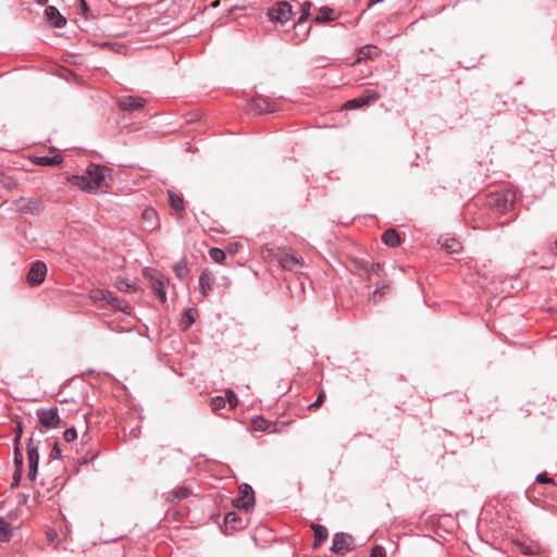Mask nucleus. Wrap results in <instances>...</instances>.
<instances>
[{
	"label": "nucleus",
	"mask_w": 557,
	"mask_h": 557,
	"mask_svg": "<svg viewBox=\"0 0 557 557\" xmlns=\"http://www.w3.org/2000/svg\"><path fill=\"white\" fill-rule=\"evenodd\" d=\"M110 181H112L111 170L99 164H90L84 175H74L70 178L72 185L89 193L108 187Z\"/></svg>",
	"instance_id": "nucleus-1"
},
{
	"label": "nucleus",
	"mask_w": 557,
	"mask_h": 557,
	"mask_svg": "<svg viewBox=\"0 0 557 557\" xmlns=\"http://www.w3.org/2000/svg\"><path fill=\"white\" fill-rule=\"evenodd\" d=\"M90 299L95 304H99L101 307L111 306L112 308L122 311L124 313L131 314V305L116 296H114L111 292L106 289H92L90 292Z\"/></svg>",
	"instance_id": "nucleus-2"
},
{
	"label": "nucleus",
	"mask_w": 557,
	"mask_h": 557,
	"mask_svg": "<svg viewBox=\"0 0 557 557\" xmlns=\"http://www.w3.org/2000/svg\"><path fill=\"white\" fill-rule=\"evenodd\" d=\"M264 252L268 256L274 255L281 267L288 271H297L298 268L304 265L301 257L296 256L292 249L277 248L275 252L273 249L265 248Z\"/></svg>",
	"instance_id": "nucleus-3"
},
{
	"label": "nucleus",
	"mask_w": 557,
	"mask_h": 557,
	"mask_svg": "<svg viewBox=\"0 0 557 557\" xmlns=\"http://www.w3.org/2000/svg\"><path fill=\"white\" fill-rule=\"evenodd\" d=\"M144 275L147 277L150 282V287L157 295V297L162 301H166V293H165V285L168 284V278L158 273L156 270L151 269H145Z\"/></svg>",
	"instance_id": "nucleus-4"
},
{
	"label": "nucleus",
	"mask_w": 557,
	"mask_h": 557,
	"mask_svg": "<svg viewBox=\"0 0 557 557\" xmlns=\"http://www.w3.org/2000/svg\"><path fill=\"white\" fill-rule=\"evenodd\" d=\"M272 22L284 24L292 18V5L286 1L276 2L268 12Z\"/></svg>",
	"instance_id": "nucleus-5"
},
{
	"label": "nucleus",
	"mask_w": 557,
	"mask_h": 557,
	"mask_svg": "<svg viewBox=\"0 0 557 557\" xmlns=\"http://www.w3.org/2000/svg\"><path fill=\"white\" fill-rule=\"evenodd\" d=\"M236 508L249 510L255 505V493L251 486L244 484L239 487V496L233 499Z\"/></svg>",
	"instance_id": "nucleus-6"
},
{
	"label": "nucleus",
	"mask_w": 557,
	"mask_h": 557,
	"mask_svg": "<svg viewBox=\"0 0 557 557\" xmlns=\"http://www.w3.org/2000/svg\"><path fill=\"white\" fill-rule=\"evenodd\" d=\"M37 417L45 429H55L61 424V419L57 408L39 409L37 411Z\"/></svg>",
	"instance_id": "nucleus-7"
},
{
	"label": "nucleus",
	"mask_w": 557,
	"mask_h": 557,
	"mask_svg": "<svg viewBox=\"0 0 557 557\" xmlns=\"http://www.w3.org/2000/svg\"><path fill=\"white\" fill-rule=\"evenodd\" d=\"M28 478L35 480L38 471L39 451L33 438L27 443Z\"/></svg>",
	"instance_id": "nucleus-8"
},
{
	"label": "nucleus",
	"mask_w": 557,
	"mask_h": 557,
	"mask_svg": "<svg viewBox=\"0 0 557 557\" xmlns=\"http://www.w3.org/2000/svg\"><path fill=\"white\" fill-rule=\"evenodd\" d=\"M46 275H47V265L42 261H36L30 267V270L27 273L26 280L29 285L37 286L45 281Z\"/></svg>",
	"instance_id": "nucleus-9"
},
{
	"label": "nucleus",
	"mask_w": 557,
	"mask_h": 557,
	"mask_svg": "<svg viewBox=\"0 0 557 557\" xmlns=\"http://www.w3.org/2000/svg\"><path fill=\"white\" fill-rule=\"evenodd\" d=\"M379 98H380L379 92H376L374 90H367L362 96L347 101L344 104V108L347 110L358 109L363 106H368L370 103L375 102L376 100H379Z\"/></svg>",
	"instance_id": "nucleus-10"
},
{
	"label": "nucleus",
	"mask_w": 557,
	"mask_h": 557,
	"mask_svg": "<svg viewBox=\"0 0 557 557\" xmlns=\"http://www.w3.org/2000/svg\"><path fill=\"white\" fill-rule=\"evenodd\" d=\"M354 539L345 533H337L333 539L332 550L336 554L344 555L352 549Z\"/></svg>",
	"instance_id": "nucleus-11"
},
{
	"label": "nucleus",
	"mask_w": 557,
	"mask_h": 557,
	"mask_svg": "<svg viewBox=\"0 0 557 557\" xmlns=\"http://www.w3.org/2000/svg\"><path fill=\"white\" fill-rule=\"evenodd\" d=\"M15 208L22 213L36 214L41 209V203L35 198H20L14 201Z\"/></svg>",
	"instance_id": "nucleus-12"
},
{
	"label": "nucleus",
	"mask_w": 557,
	"mask_h": 557,
	"mask_svg": "<svg viewBox=\"0 0 557 557\" xmlns=\"http://www.w3.org/2000/svg\"><path fill=\"white\" fill-rule=\"evenodd\" d=\"M143 227L148 232H153L160 227L158 213L152 208H146L141 213Z\"/></svg>",
	"instance_id": "nucleus-13"
},
{
	"label": "nucleus",
	"mask_w": 557,
	"mask_h": 557,
	"mask_svg": "<svg viewBox=\"0 0 557 557\" xmlns=\"http://www.w3.org/2000/svg\"><path fill=\"white\" fill-rule=\"evenodd\" d=\"M117 106L123 111H136L140 110L145 106V100L140 97L127 96L121 98Z\"/></svg>",
	"instance_id": "nucleus-14"
},
{
	"label": "nucleus",
	"mask_w": 557,
	"mask_h": 557,
	"mask_svg": "<svg viewBox=\"0 0 557 557\" xmlns=\"http://www.w3.org/2000/svg\"><path fill=\"white\" fill-rule=\"evenodd\" d=\"M14 463H15V472L13 475V481L11 486L15 487L18 485L21 478H22V470H23V455L20 450V448L14 449Z\"/></svg>",
	"instance_id": "nucleus-15"
},
{
	"label": "nucleus",
	"mask_w": 557,
	"mask_h": 557,
	"mask_svg": "<svg viewBox=\"0 0 557 557\" xmlns=\"http://www.w3.org/2000/svg\"><path fill=\"white\" fill-rule=\"evenodd\" d=\"M46 15L54 27L61 28L66 24L65 17L60 14L55 7H48L46 9Z\"/></svg>",
	"instance_id": "nucleus-16"
},
{
	"label": "nucleus",
	"mask_w": 557,
	"mask_h": 557,
	"mask_svg": "<svg viewBox=\"0 0 557 557\" xmlns=\"http://www.w3.org/2000/svg\"><path fill=\"white\" fill-rule=\"evenodd\" d=\"M272 426H273V423L268 421V420H265L262 417L258 416V417H255V418L251 419V429L253 431L270 432V433L278 431L277 429L271 430Z\"/></svg>",
	"instance_id": "nucleus-17"
},
{
	"label": "nucleus",
	"mask_w": 557,
	"mask_h": 557,
	"mask_svg": "<svg viewBox=\"0 0 557 557\" xmlns=\"http://www.w3.org/2000/svg\"><path fill=\"white\" fill-rule=\"evenodd\" d=\"M168 195H169L170 206L176 211L177 215L180 218H182L184 214V211H185L183 197L180 195H176L172 190H169Z\"/></svg>",
	"instance_id": "nucleus-18"
},
{
	"label": "nucleus",
	"mask_w": 557,
	"mask_h": 557,
	"mask_svg": "<svg viewBox=\"0 0 557 557\" xmlns=\"http://www.w3.org/2000/svg\"><path fill=\"white\" fill-rule=\"evenodd\" d=\"M213 276L210 272L203 271L199 276V289L203 296H207L209 290L212 289Z\"/></svg>",
	"instance_id": "nucleus-19"
},
{
	"label": "nucleus",
	"mask_w": 557,
	"mask_h": 557,
	"mask_svg": "<svg viewBox=\"0 0 557 557\" xmlns=\"http://www.w3.org/2000/svg\"><path fill=\"white\" fill-rule=\"evenodd\" d=\"M33 162L35 164L41 165V166H54V165L61 164L62 159L60 156H53V157L42 156V157H34Z\"/></svg>",
	"instance_id": "nucleus-20"
},
{
	"label": "nucleus",
	"mask_w": 557,
	"mask_h": 557,
	"mask_svg": "<svg viewBox=\"0 0 557 557\" xmlns=\"http://www.w3.org/2000/svg\"><path fill=\"white\" fill-rule=\"evenodd\" d=\"M382 240L389 247H397L400 244V236L394 228H388L383 233Z\"/></svg>",
	"instance_id": "nucleus-21"
},
{
	"label": "nucleus",
	"mask_w": 557,
	"mask_h": 557,
	"mask_svg": "<svg viewBox=\"0 0 557 557\" xmlns=\"http://www.w3.org/2000/svg\"><path fill=\"white\" fill-rule=\"evenodd\" d=\"M311 528L314 532L313 548H318L321 546L322 542L326 540L327 530L320 524H312Z\"/></svg>",
	"instance_id": "nucleus-22"
},
{
	"label": "nucleus",
	"mask_w": 557,
	"mask_h": 557,
	"mask_svg": "<svg viewBox=\"0 0 557 557\" xmlns=\"http://www.w3.org/2000/svg\"><path fill=\"white\" fill-rule=\"evenodd\" d=\"M333 20H335L334 10L329 7H322L320 8L318 15L313 18V22L320 24Z\"/></svg>",
	"instance_id": "nucleus-23"
},
{
	"label": "nucleus",
	"mask_w": 557,
	"mask_h": 557,
	"mask_svg": "<svg viewBox=\"0 0 557 557\" xmlns=\"http://www.w3.org/2000/svg\"><path fill=\"white\" fill-rule=\"evenodd\" d=\"M441 246L448 253H457L462 249L461 244L455 238H446L441 242Z\"/></svg>",
	"instance_id": "nucleus-24"
},
{
	"label": "nucleus",
	"mask_w": 557,
	"mask_h": 557,
	"mask_svg": "<svg viewBox=\"0 0 557 557\" xmlns=\"http://www.w3.org/2000/svg\"><path fill=\"white\" fill-rule=\"evenodd\" d=\"M173 271L180 280H184L188 276L189 270L187 268L186 260H181L177 263L174 264Z\"/></svg>",
	"instance_id": "nucleus-25"
},
{
	"label": "nucleus",
	"mask_w": 557,
	"mask_h": 557,
	"mask_svg": "<svg viewBox=\"0 0 557 557\" xmlns=\"http://www.w3.org/2000/svg\"><path fill=\"white\" fill-rule=\"evenodd\" d=\"M496 201L498 205L500 203V200H503V209H506L508 203L511 206L516 200V194L511 190H506L505 193H503V195H496Z\"/></svg>",
	"instance_id": "nucleus-26"
},
{
	"label": "nucleus",
	"mask_w": 557,
	"mask_h": 557,
	"mask_svg": "<svg viewBox=\"0 0 557 557\" xmlns=\"http://www.w3.org/2000/svg\"><path fill=\"white\" fill-rule=\"evenodd\" d=\"M388 288H389V285L385 281L376 283V288L373 292V300L375 302L380 301L384 296L385 289H388Z\"/></svg>",
	"instance_id": "nucleus-27"
},
{
	"label": "nucleus",
	"mask_w": 557,
	"mask_h": 557,
	"mask_svg": "<svg viewBox=\"0 0 557 557\" xmlns=\"http://www.w3.org/2000/svg\"><path fill=\"white\" fill-rule=\"evenodd\" d=\"M312 7V3L310 1H305L301 4V15L299 16L296 26L302 24L305 21L308 20L310 16V9Z\"/></svg>",
	"instance_id": "nucleus-28"
},
{
	"label": "nucleus",
	"mask_w": 557,
	"mask_h": 557,
	"mask_svg": "<svg viewBox=\"0 0 557 557\" xmlns=\"http://www.w3.org/2000/svg\"><path fill=\"white\" fill-rule=\"evenodd\" d=\"M10 536L11 529L9 523L3 518H0V541H9Z\"/></svg>",
	"instance_id": "nucleus-29"
},
{
	"label": "nucleus",
	"mask_w": 557,
	"mask_h": 557,
	"mask_svg": "<svg viewBox=\"0 0 557 557\" xmlns=\"http://www.w3.org/2000/svg\"><path fill=\"white\" fill-rule=\"evenodd\" d=\"M374 53H376V47L373 46H364L359 51L358 60H364L371 58Z\"/></svg>",
	"instance_id": "nucleus-30"
},
{
	"label": "nucleus",
	"mask_w": 557,
	"mask_h": 557,
	"mask_svg": "<svg viewBox=\"0 0 557 557\" xmlns=\"http://www.w3.org/2000/svg\"><path fill=\"white\" fill-rule=\"evenodd\" d=\"M116 288L121 292H135L136 287L132 285L125 278H119L116 281Z\"/></svg>",
	"instance_id": "nucleus-31"
},
{
	"label": "nucleus",
	"mask_w": 557,
	"mask_h": 557,
	"mask_svg": "<svg viewBox=\"0 0 557 557\" xmlns=\"http://www.w3.org/2000/svg\"><path fill=\"white\" fill-rule=\"evenodd\" d=\"M209 256L218 263H222L225 259V252L220 248H211Z\"/></svg>",
	"instance_id": "nucleus-32"
},
{
	"label": "nucleus",
	"mask_w": 557,
	"mask_h": 557,
	"mask_svg": "<svg viewBox=\"0 0 557 557\" xmlns=\"http://www.w3.org/2000/svg\"><path fill=\"white\" fill-rule=\"evenodd\" d=\"M190 491L187 487H177L172 492L173 500H181L188 497Z\"/></svg>",
	"instance_id": "nucleus-33"
},
{
	"label": "nucleus",
	"mask_w": 557,
	"mask_h": 557,
	"mask_svg": "<svg viewBox=\"0 0 557 557\" xmlns=\"http://www.w3.org/2000/svg\"><path fill=\"white\" fill-rule=\"evenodd\" d=\"M226 404V400L224 397L216 396L211 399V408L213 411H219L220 409L224 408Z\"/></svg>",
	"instance_id": "nucleus-34"
},
{
	"label": "nucleus",
	"mask_w": 557,
	"mask_h": 557,
	"mask_svg": "<svg viewBox=\"0 0 557 557\" xmlns=\"http://www.w3.org/2000/svg\"><path fill=\"white\" fill-rule=\"evenodd\" d=\"M324 399H325V393H324V391H323V389H321V391L319 392V394H318V398H317V400H315L314 403H312V404L308 407V408H309V410H312V411H313V410H317L318 408H320V407H321V405L323 404Z\"/></svg>",
	"instance_id": "nucleus-35"
},
{
	"label": "nucleus",
	"mask_w": 557,
	"mask_h": 557,
	"mask_svg": "<svg viewBox=\"0 0 557 557\" xmlns=\"http://www.w3.org/2000/svg\"><path fill=\"white\" fill-rule=\"evenodd\" d=\"M226 403L230 406V409H234L237 406V396L232 391L226 392Z\"/></svg>",
	"instance_id": "nucleus-36"
},
{
	"label": "nucleus",
	"mask_w": 557,
	"mask_h": 557,
	"mask_svg": "<svg viewBox=\"0 0 557 557\" xmlns=\"http://www.w3.org/2000/svg\"><path fill=\"white\" fill-rule=\"evenodd\" d=\"M197 314H198L197 310H195V309H188L185 312V318L187 319L185 327L190 326L195 322V318Z\"/></svg>",
	"instance_id": "nucleus-37"
},
{
	"label": "nucleus",
	"mask_w": 557,
	"mask_h": 557,
	"mask_svg": "<svg viewBox=\"0 0 557 557\" xmlns=\"http://www.w3.org/2000/svg\"><path fill=\"white\" fill-rule=\"evenodd\" d=\"M366 271H367V272H368V274H369V280L371 278V275H373V274L377 275L379 277H381V276H382V275H381L382 268H381L380 263H373V264L371 265V268H370V269H366Z\"/></svg>",
	"instance_id": "nucleus-38"
},
{
	"label": "nucleus",
	"mask_w": 557,
	"mask_h": 557,
	"mask_svg": "<svg viewBox=\"0 0 557 557\" xmlns=\"http://www.w3.org/2000/svg\"><path fill=\"white\" fill-rule=\"evenodd\" d=\"M63 436H64V440L66 442H72L77 436L76 430L75 429H67V430L64 431Z\"/></svg>",
	"instance_id": "nucleus-39"
},
{
	"label": "nucleus",
	"mask_w": 557,
	"mask_h": 557,
	"mask_svg": "<svg viewBox=\"0 0 557 557\" xmlns=\"http://www.w3.org/2000/svg\"><path fill=\"white\" fill-rule=\"evenodd\" d=\"M370 557H386L384 548L381 546H374L371 549Z\"/></svg>",
	"instance_id": "nucleus-40"
},
{
	"label": "nucleus",
	"mask_w": 557,
	"mask_h": 557,
	"mask_svg": "<svg viewBox=\"0 0 557 557\" xmlns=\"http://www.w3.org/2000/svg\"><path fill=\"white\" fill-rule=\"evenodd\" d=\"M536 482L542 483V484H552V483H554V480L548 478L546 473H540L536 476Z\"/></svg>",
	"instance_id": "nucleus-41"
},
{
	"label": "nucleus",
	"mask_w": 557,
	"mask_h": 557,
	"mask_svg": "<svg viewBox=\"0 0 557 557\" xmlns=\"http://www.w3.org/2000/svg\"><path fill=\"white\" fill-rule=\"evenodd\" d=\"M238 520V516L236 512H228L226 513L225 518H224V521L226 524H233L235 522H237Z\"/></svg>",
	"instance_id": "nucleus-42"
},
{
	"label": "nucleus",
	"mask_w": 557,
	"mask_h": 557,
	"mask_svg": "<svg viewBox=\"0 0 557 557\" xmlns=\"http://www.w3.org/2000/svg\"><path fill=\"white\" fill-rule=\"evenodd\" d=\"M50 456L53 459H59L61 457V449L57 443L53 445Z\"/></svg>",
	"instance_id": "nucleus-43"
},
{
	"label": "nucleus",
	"mask_w": 557,
	"mask_h": 557,
	"mask_svg": "<svg viewBox=\"0 0 557 557\" xmlns=\"http://www.w3.org/2000/svg\"><path fill=\"white\" fill-rule=\"evenodd\" d=\"M46 536L49 542H53L58 537V533L54 530L49 529L46 532Z\"/></svg>",
	"instance_id": "nucleus-44"
},
{
	"label": "nucleus",
	"mask_w": 557,
	"mask_h": 557,
	"mask_svg": "<svg viewBox=\"0 0 557 557\" xmlns=\"http://www.w3.org/2000/svg\"><path fill=\"white\" fill-rule=\"evenodd\" d=\"M21 435H22V428H21V425H18V426H17L16 436H15V438H14L15 448H16V447L18 448V444H20Z\"/></svg>",
	"instance_id": "nucleus-45"
},
{
	"label": "nucleus",
	"mask_w": 557,
	"mask_h": 557,
	"mask_svg": "<svg viewBox=\"0 0 557 557\" xmlns=\"http://www.w3.org/2000/svg\"><path fill=\"white\" fill-rule=\"evenodd\" d=\"M81 1V10H82V13L84 15H86L87 11H88V7H87V3L85 0H79Z\"/></svg>",
	"instance_id": "nucleus-46"
},
{
	"label": "nucleus",
	"mask_w": 557,
	"mask_h": 557,
	"mask_svg": "<svg viewBox=\"0 0 557 557\" xmlns=\"http://www.w3.org/2000/svg\"><path fill=\"white\" fill-rule=\"evenodd\" d=\"M382 1H383V0H369V2H368V7H372V5H374V4H376V3H380V2H382Z\"/></svg>",
	"instance_id": "nucleus-47"
}]
</instances>
